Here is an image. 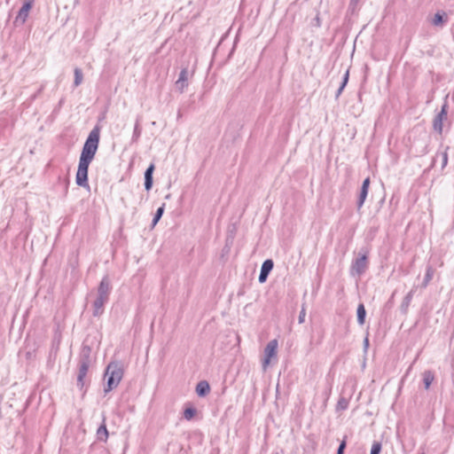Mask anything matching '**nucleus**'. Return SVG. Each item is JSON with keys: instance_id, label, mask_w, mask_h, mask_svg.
<instances>
[{"instance_id": "nucleus-1", "label": "nucleus", "mask_w": 454, "mask_h": 454, "mask_svg": "<svg viewBox=\"0 0 454 454\" xmlns=\"http://www.w3.org/2000/svg\"><path fill=\"white\" fill-rule=\"evenodd\" d=\"M100 137V129L96 126L90 132L82 150L76 172L75 182L81 187H89L88 169L97 153Z\"/></svg>"}, {"instance_id": "nucleus-2", "label": "nucleus", "mask_w": 454, "mask_h": 454, "mask_svg": "<svg viewBox=\"0 0 454 454\" xmlns=\"http://www.w3.org/2000/svg\"><path fill=\"white\" fill-rule=\"evenodd\" d=\"M100 137V129L96 126L90 132L82 150L76 172L75 182L81 187H89L88 169L97 153Z\"/></svg>"}, {"instance_id": "nucleus-3", "label": "nucleus", "mask_w": 454, "mask_h": 454, "mask_svg": "<svg viewBox=\"0 0 454 454\" xmlns=\"http://www.w3.org/2000/svg\"><path fill=\"white\" fill-rule=\"evenodd\" d=\"M111 290L112 286L110 279L107 276H105L98 287L97 298L93 302L94 317H98L103 313L104 306L109 300Z\"/></svg>"}, {"instance_id": "nucleus-4", "label": "nucleus", "mask_w": 454, "mask_h": 454, "mask_svg": "<svg viewBox=\"0 0 454 454\" xmlns=\"http://www.w3.org/2000/svg\"><path fill=\"white\" fill-rule=\"evenodd\" d=\"M124 370L121 363L114 361L111 362L105 372V377L106 380V387L104 391L106 393L110 392L114 388H116L123 378Z\"/></svg>"}, {"instance_id": "nucleus-5", "label": "nucleus", "mask_w": 454, "mask_h": 454, "mask_svg": "<svg viewBox=\"0 0 454 454\" xmlns=\"http://www.w3.org/2000/svg\"><path fill=\"white\" fill-rule=\"evenodd\" d=\"M90 364V348L83 349L79 361V371L77 375V385L81 388L84 386V378L87 375Z\"/></svg>"}, {"instance_id": "nucleus-6", "label": "nucleus", "mask_w": 454, "mask_h": 454, "mask_svg": "<svg viewBox=\"0 0 454 454\" xmlns=\"http://www.w3.org/2000/svg\"><path fill=\"white\" fill-rule=\"evenodd\" d=\"M278 340L276 339L268 342L264 348V358L262 360V369L266 371L270 365L271 359L277 357Z\"/></svg>"}, {"instance_id": "nucleus-7", "label": "nucleus", "mask_w": 454, "mask_h": 454, "mask_svg": "<svg viewBox=\"0 0 454 454\" xmlns=\"http://www.w3.org/2000/svg\"><path fill=\"white\" fill-rule=\"evenodd\" d=\"M368 267L366 254L357 257L351 264L350 273L352 276H361L365 272Z\"/></svg>"}, {"instance_id": "nucleus-8", "label": "nucleus", "mask_w": 454, "mask_h": 454, "mask_svg": "<svg viewBox=\"0 0 454 454\" xmlns=\"http://www.w3.org/2000/svg\"><path fill=\"white\" fill-rule=\"evenodd\" d=\"M448 114V105L447 103H444L442 106V109L440 113L434 117L433 121V127L435 131H437L439 134H442V123L443 121L447 119Z\"/></svg>"}, {"instance_id": "nucleus-9", "label": "nucleus", "mask_w": 454, "mask_h": 454, "mask_svg": "<svg viewBox=\"0 0 454 454\" xmlns=\"http://www.w3.org/2000/svg\"><path fill=\"white\" fill-rule=\"evenodd\" d=\"M273 266L274 263L271 259H267L262 262L258 278L260 283H264L267 280L270 272L273 269Z\"/></svg>"}, {"instance_id": "nucleus-10", "label": "nucleus", "mask_w": 454, "mask_h": 454, "mask_svg": "<svg viewBox=\"0 0 454 454\" xmlns=\"http://www.w3.org/2000/svg\"><path fill=\"white\" fill-rule=\"evenodd\" d=\"M188 69L186 67L183 68L179 74L177 81L176 82V87L180 93H183L188 86Z\"/></svg>"}, {"instance_id": "nucleus-11", "label": "nucleus", "mask_w": 454, "mask_h": 454, "mask_svg": "<svg viewBox=\"0 0 454 454\" xmlns=\"http://www.w3.org/2000/svg\"><path fill=\"white\" fill-rule=\"evenodd\" d=\"M33 6V0H29L24 3L22 7L20 9L18 15L16 17V21L24 24L28 16L29 11Z\"/></svg>"}, {"instance_id": "nucleus-12", "label": "nucleus", "mask_w": 454, "mask_h": 454, "mask_svg": "<svg viewBox=\"0 0 454 454\" xmlns=\"http://www.w3.org/2000/svg\"><path fill=\"white\" fill-rule=\"evenodd\" d=\"M154 170V165L151 164L145 172V189L150 191L153 187V174Z\"/></svg>"}, {"instance_id": "nucleus-13", "label": "nucleus", "mask_w": 454, "mask_h": 454, "mask_svg": "<svg viewBox=\"0 0 454 454\" xmlns=\"http://www.w3.org/2000/svg\"><path fill=\"white\" fill-rule=\"evenodd\" d=\"M210 391L209 384L206 380L200 381L196 386V393L199 396H205Z\"/></svg>"}, {"instance_id": "nucleus-14", "label": "nucleus", "mask_w": 454, "mask_h": 454, "mask_svg": "<svg viewBox=\"0 0 454 454\" xmlns=\"http://www.w3.org/2000/svg\"><path fill=\"white\" fill-rule=\"evenodd\" d=\"M446 22L447 14L445 12H436L432 20V24L436 27L442 26Z\"/></svg>"}, {"instance_id": "nucleus-15", "label": "nucleus", "mask_w": 454, "mask_h": 454, "mask_svg": "<svg viewBox=\"0 0 454 454\" xmlns=\"http://www.w3.org/2000/svg\"><path fill=\"white\" fill-rule=\"evenodd\" d=\"M448 149H449V147L447 146L443 152L437 153L435 157L433 160V164H435L437 158L441 157L442 169H443L448 164V153H447Z\"/></svg>"}, {"instance_id": "nucleus-16", "label": "nucleus", "mask_w": 454, "mask_h": 454, "mask_svg": "<svg viewBox=\"0 0 454 454\" xmlns=\"http://www.w3.org/2000/svg\"><path fill=\"white\" fill-rule=\"evenodd\" d=\"M97 437H98V440H99L101 442H106V440L108 438V431H107L106 426L105 424V421L98 428V430H97Z\"/></svg>"}, {"instance_id": "nucleus-17", "label": "nucleus", "mask_w": 454, "mask_h": 454, "mask_svg": "<svg viewBox=\"0 0 454 454\" xmlns=\"http://www.w3.org/2000/svg\"><path fill=\"white\" fill-rule=\"evenodd\" d=\"M357 322L360 325H363L365 321L366 310L363 303H360L357 307Z\"/></svg>"}, {"instance_id": "nucleus-18", "label": "nucleus", "mask_w": 454, "mask_h": 454, "mask_svg": "<svg viewBox=\"0 0 454 454\" xmlns=\"http://www.w3.org/2000/svg\"><path fill=\"white\" fill-rule=\"evenodd\" d=\"M434 375L431 371H426L423 373V382H424L426 389L429 388V387L432 384V382L434 381Z\"/></svg>"}, {"instance_id": "nucleus-19", "label": "nucleus", "mask_w": 454, "mask_h": 454, "mask_svg": "<svg viewBox=\"0 0 454 454\" xmlns=\"http://www.w3.org/2000/svg\"><path fill=\"white\" fill-rule=\"evenodd\" d=\"M433 276H434V270L431 266H428L427 268V271H426V275H425V278H424V281L422 283V286L423 287H426L428 283L432 280L433 278Z\"/></svg>"}, {"instance_id": "nucleus-20", "label": "nucleus", "mask_w": 454, "mask_h": 454, "mask_svg": "<svg viewBox=\"0 0 454 454\" xmlns=\"http://www.w3.org/2000/svg\"><path fill=\"white\" fill-rule=\"evenodd\" d=\"M74 85L75 87H77L82 82L83 74H82V70L78 67L74 68Z\"/></svg>"}, {"instance_id": "nucleus-21", "label": "nucleus", "mask_w": 454, "mask_h": 454, "mask_svg": "<svg viewBox=\"0 0 454 454\" xmlns=\"http://www.w3.org/2000/svg\"><path fill=\"white\" fill-rule=\"evenodd\" d=\"M367 194H368V190L361 189L359 197H358V200H357V208L358 209H360L363 207V205L366 200Z\"/></svg>"}, {"instance_id": "nucleus-22", "label": "nucleus", "mask_w": 454, "mask_h": 454, "mask_svg": "<svg viewBox=\"0 0 454 454\" xmlns=\"http://www.w3.org/2000/svg\"><path fill=\"white\" fill-rule=\"evenodd\" d=\"M348 76H349V73H348V70H347L346 73L343 75L342 82H341L339 90L336 92V98L340 97V95L341 94V92L344 90L345 86L347 85L348 81Z\"/></svg>"}, {"instance_id": "nucleus-23", "label": "nucleus", "mask_w": 454, "mask_h": 454, "mask_svg": "<svg viewBox=\"0 0 454 454\" xmlns=\"http://www.w3.org/2000/svg\"><path fill=\"white\" fill-rule=\"evenodd\" d=\"M163 212H164V205H162L161 207H160L155 215H154V217L153 219V226L156 225V223L160 221V219L161 218L162 215H163Z\"/></svg>"}, {"instance_id": "nucleus-24", "label": "nucleus", "mask_w": 454, "mask_h": 454, "mask_svg": "<svg viewBox=\"0 0 454 454\" xmlns=\"http://www.w3.org/2000/svg\"><path fill=\"white\" fill-rule=\"evenodd\" d=\"M196 414V410L194 408H186L184 411V417L187 420H191Z\"/></svg>"}, {"instance_id": "nucleus-25", "label": "nucleus", "mask_w": 454, "mask_h": 454, "mask_svg": "<svg viewBox=\"0 0 454 454\" xmlns=\"http://www.w3.org/2000/svg\"><path fill=\"white\" fill-rule=\"evenodd\" d=\"M140 135H141V128L139 127L138 121H137V123L135 125V128H134L132 140L133 141H137L139 137H140Z\"/></svg>"}, {"instance_id": "nucleus-26", "label": "nucleus", "mask_w": 454, "mask_h": 454, "mask_svg": "<svg viewBox=\"0 0 454 454\" xmlns=\"http://www.w3.org/2000/svg\"><path fill=\"white\" fill-rule=\"evenodd\" d=\"M380 450L381 443L379 442H374L372 446L371 454H380Z\"/></svg>"}, {"instance_id": "nucleus-27", "label": "nucleus", "mask_w": 454, "mask_h": 454, "mask_svg": "<svg viewBox=\"0 0 454 454\" xmlns=\"http://www.w3.org/2000/svg\"><path fill=\"white\" fill-rule=\"evenodd\" d=\"M305 317H306V309H305V306H304V305H302L301 309V311H300L299 317H298V322H299V324H302V323H304V321H305Z\"/></svg>"}, {"instance_id": "nucleus-28", "label": "nucleus", "mask_w": 454, "mask_h": 454, "mask_svg": "<svg viewBox=\"0 0 454 454\" xmlns=\"http://www.w3.org/2000/svg\"><path fill=\"white\" fill-rule=\"evenodd\" d=\"M348 407V401L345 398H341L338 402V408L345 410Z\"/></svg>"}, {"instance_id": "nucleus-29", "label": "nucleus", "mask_w": 454, "mask_h": 454, "mask_svg": "<svg viewBox=\"0 0 454 454\" xmlns=\"http://www.w3.org/2000/svg\"><path fill=\"white\" fill-rule=\"evenodd\" d=\"M346 446H347V443H346V440L344 439V440H342V442L339 445V448H338V450H337V454H343L344 453V450L346 449Z\"/></svg>"}, {"instance_id": "nucleus-30", "label": "nucleus", "mask_w": 454, "mask_h": 454, "mask_svg": "<svg viewBox=\"0 0 454 454\" xmlns=\"http://www.w3.org/2000/svg\"><path fill=\"white\" fill-rule=\"evenodd\" d=\"M346 446H347V443H346V440L344 439V440H342V442L339 445V448H338V450H337V454H343L344 453V450L346 449Z\"/></svg>"}, {"instance_id": "nucleus-31", "label": "nucleus", "mask_w": 454, "mask_h": 454, "mask_svg": "<svg viewBox=\"0 0 454 454\" xmlns=\"http://www.w3.org/2000/svg\"><path fill=\"white\" fill-rule=\"evenodd\" d=\"M361 0H350L349 8L354 12Z\"/></svg>"}, {"instance_id": "nucleus-32", "label": "nucleus", "mask_w": 454, "mask_h": 454, "mask_svg": "<svg viewBox=\"0 0 454 454\" xmlns=\"http://www.w3.org/2000/svg\"><path fill=\"white\" fill-rule=\"evenodd\" d=\"M411 298H412V292H410L405 297H404V300H403V305H406L408 306L409 303L411 302Z\"/></svg>"}, {"instance_id": "nucleus-33", "label": "nucleus", "mask_w": 454, "mask_h": 454, "mask_svg": "<svg viewBox=\"0 0 454 454\" xmlns=\"http://www.w3.org/2000/svg\"><path fill=\"white\" fill-rule=\"evenodd\" d=\"M370 185V178L367 177L364 180L361 189L368 190Z\"/></svg>"}, {"instance_id": "nucleus-34", "label": "nucleus", "mask_w": 454, "mask_h": 454, "mask_svg": "<svg viewBox=\"0 0 454 454\" xmlns=\"http://www.w3.org/2000/svg\"><path fill=\"white\" fill-rule=\"evenodd\" d=\"M364 348H367L368 346H369V340L368 338H365L364 340Z\"/></svg>"}]
</instances>
